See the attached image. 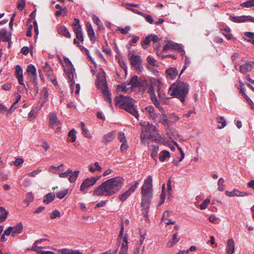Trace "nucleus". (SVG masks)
Returning <instances> with one entry per match:
<instances>
[{
  "mask_svg": "<svg viewBox=\"0 0 254 254\" xmlns=\"http://www.w3.org/2000/svg\"><path fill=\"white\" fill-rule=\"evenodd\" d=\"M125 180L121 177L110 179L101 184L93 191L94 195L111 196L117 192L123 186Z\"/></svg>",
  "mask_w": 254,
  "mask_h": 254,
  "instance_id": "obj_1",
  "label": "nucleus"
},
{
  "mask_svg": "<svg viewBox=\"0 0 254 254\" xmlns=\"http://www.w3.org/2000/svg\"><path fill=\"white\" fill-rule=\"evenodd\" d=\"M141 193L142 195L141 199L142 214L147 217L152 196V179L151 176H149L144 180V184L141 187Z\"/></svg>",
  "mask_w": 254,
  "mask_h": 254,
  "instance_id": "obj_2",
  "label": "nucleus"
},
{
  "mask_svg": "<svg viewBox=\"0 0 254 254\" xmlns=\"http://www.w3.org/2000/svg\"><path fill=\"white\" fill-rule=\"evenodd\" d=\"M114 101L116 106L124 109L139 120L138 113L137 107L134 104V100L128 96L120 95L116 96Z\"/></svg>",
  "mask_w": 254,
  "mask_h": 254,
  "instance_id": "obj_3",
  "label": "nucleus"
},
{
  "mask_svg": "<svg viewBox=\"0 0 254 254\" xmlns=\"http://www.w3.org/2000/svg\"><path fill=\"white\" fill-rule=\"evenodd\" d=\"M189 85L183 81L177 80L169 88L168 93L171 96L178 98L182 103H184L189 92Z\"/></svg>",
  "mask_w": 254,
  "mask_h": 254,
  "instance_id": "obj_4",
  "label": "nucleus"
},
{
  "mask_svg": "<svg viewBox=\"0 0 254 254\" xmlns=\"http://www.w3.org/2000/svg\"><path fill=\"white\" fill-rule=\"evenodd\" d=\"M156 127L154 125L147 123V125L144 126L142 128V132L140 134L141 141L145 143L146 140L152 137V134L155 132Z\"/></svg>",
  "mask_w": 254,
  "mask_h": 254,
  "instance_id": "obj_5",
  "label": "nucleus"
},
{
  "mask_svg": "<svg viewBox=\"0 0 254 254\" xmlns=\"http://www.w3.org/2000/svg\"><path fill=\"white\" fill-rule=\"evenodd\" d=\"M170 50H178L182 56H185L186 53L182 44H178L172 41H168L163 46L162 52L166 53Z\"/></svg>",
  "mask_w": 254,
  "mask_h": 254,
  "instance_id": "obj_6",
  "label": "nucleus"
},
{
  "mask_svg": "<svg viewBox=\"0 0 254 254\" xmlns=\"http://www.w3.org/2000/svg\"><path fill=\"white\" fill-rule=\"evenodd\" d=\"M128 57L131 65L137 72H141L143 67L142 65V61L140 57L134 54H129Z\"/></svg>",
  "mask_w": 254,
  "mask_h": 254,
  "instance_id": "obj_7",
  "label": "nucleus"
},
{
  "mask_svg": "<svg viewBox=\"0 0 254 254\" xmlns=\"http://www.w3.org/2000/svg\"><path fill=\"white\" fill-rule=\"evenodd\" d=\"M72 28L76 35V39L81 43H83L84 41L83 33L81 26L80 24V21L78 19L75 18L74 22L71 25Z\"/></svg>",
  "mask_w": 254,
  "mask_h": 254,
  "instance_id": "obj_8",
  "label": "nucleus"
},
{
  "mask_svg": "<svg viewBox=\"0 0 254 254\" xmlns=\"http://www.w3.org/2000/svg\"><path fill=\"white\" fill-rule=\"evenodd\" d=\"M99 178L100 177H91L90 178H87L81 184L80 188V190L82 193H86L87 192L86 190L90 187L94 185Z\"/></svg>",
  "mask_w": 254,
  "mask_h": 254,
  "instance_id": "obj_9",
  "label": "nucleus"
},
{
  "mask_svg": "<svg viewBox=\"0 0 254 254\" xmlns=\"http://www.w3.org/2000/svg\"><path fill=\"white\" fill-rule=\"evenodd\" d=\"M138 186V182H135L133 184H131L130 187L129 189L125 192L120 194L118 197L119 199L122 201H125L128 197L134 191L135 189Z\"/></svg>",
  "mask_w": 254,
  "mask_h": 254,
  "instance_id": "obj_10",
  "label": "nucleus"
},
{
  "mask_svg": "<svg viewBox=\"0 0 254 254\" xmlns=\"http://www.w3.org/2000/svg\"><path fill=\"white\" fill-rule=\"evenodd\" d=\"M42 69L44 72L46 74L51 81L53 84H56L57 82L54 75L53 71L51 69L50 65L47 63H46L42 66Z\"/></svg>",
  "mask_w": 254,
  "mask_h": 254,
  "instance_id": "obj_11",
  "label": "nucleus"
},
{
  "mask_svg": "<svg viewBox=\"0 0 254 254\" xmlns=\"http://www.w3.org/2000/svg\"><path fill=\"white\" fill-rule=\"evenodd\" d=\"M145 114L151 119L154 122H157L158 116L154 107L152 106H149L145 108Z\"/></svg>",
  "mask_w": 254,
  "mask_h": 254,
  "instance_id": "obj_12",
  "label": "nucleus"
},
{
  "mask_svg": "<svg viewBox=\"0 0 254 254\" xmlns=\"http://www.w3.org/2000/svg\"><path fill=\"white\" fill-rule=\"evenodd\" d=\"M97 84V86L101 89L108 88L106 77L104 73H99L98 75Z\"/></svg>",
  "mask_w": 254,
  "mask_h": 254,
  "instance_id": "obj_13",
  "label": "nucleus"
},
{
  "mask_svg": "<svg viewBox=\"0 0 254 254\" xmlns=\"http://www.w3.org/2000/svg\"><path fill=\"white\" fill-rule=\"evenodd\" d=\"M65 72L66 73L67 77L69 80L70 85L72 86L74 84L75 82L74 80V75L76 76L75 70L74 67H69L64 69Z\"/></svg>",
  "mask_w": 254,
  "mask_h": 254,
  "instance_id": "obj_14",
  "label": "nucleus"
},
{
  "mask_svg": "<svg viewBox=\"0 0 254 254\" xmlns=\"http://www.w3.org/2000/svg\"><path fill=\"white\" fill-rule=\"evenodd\" d=\"M15 76L18 80V83L25 87V86L23 81V70L19 65H17L15 66Z\"/></svg>",
  "mask_w": 254,
  "mask_h": 254,
  "instance_id": "obj_15",
  "label": "nucleus"
},
{
  "mask_svg": "<svg viewBox=\"0 0 254 254\" xmlns=\"http://www.w3.org/2000/svg\"><path fill=\"white\" fill-rule=\"evenodd\" d=\"M178 74V71L175 67H170L166 70V77L168 79H174Z\"/></svg>",
  "mask_w": 254,
  "mask_h": 254,
  "instance_id": "obj_16",
  "label": "nucleus"
},
{
  "mask_svg": "<svg viewBox=\"0 0 254 254\" xmlns=\"http://www.w3.org/2000/svg\"><path fill=\"white\" fill-rule=\"evenodd\" d=\"M58 33L67 38H71V34L65 26L61 25L58 28Z\"/></svg>",
  "mask_w": 254,
  "mask_h": 254,
  "instance_id": "obj_17",
  "label": "nucleus"
},
{
  "mask_svg": "<svg viewBox=\"0 0 254 254\" xmlns=\"http://www.w3.org/2000/svg\"><path fill=\"white\" fill-rule=\"evenodd\" d=\"M115 135L116 132L114 131L105 134L103 137L102 142L105 144H108L114 139Z\"/></svg>",
  "mask_w": 254,
  "mask_h": 254,
  "instance_id": "obj_18",
  "label": "nucleus"
},
{
  "mask_svg": "<svg viewBox=\"0 0 254 254\" xmlns=\"http://www.w3.org/2000/svg\"><path fill=\"white\" fill-rule=\"evenodd\" d=\"M86 26L88 35L91 41L93 44L95 43V33H94L93 29L92 27V25L88 22L86 23Z\"/></svg>",
  "mask_w": 254,
  "mask_h": 254,
  "instance_id": "obj_19",
  "label": "nucleus"
},
{
  "mask_svg": "<svg viewBox=\"0 0 254 254\" xmlns=\"http://www.w3.org/2000/svg\"><path fill=\"white\" fill-rule=\"evenodd\" d=\"M149 150L151 152V156L155 161L157 160V156L158 155L159 146L157 144H152L149 146Z\"/></svg>",
  "mask_w": 254,
  "mask_h": 254,
  "instance_id": "obj_20",
  "label": "nucleus"
},
{
  "mask_svg": "<svg viewBox=\"0 0 254 254\" xmlns=\"http://www.w3.org/2000/svg\"><path fill=\"white\" fill-rule=\"evenodd\" d=\"M235 250V243L232 238L229 239L227 241L226 251L228 254H232Z\"/></svg>",
  "mask_w": 254,
  "mask_h": 254,
  "instance_id": "obj_21",
  "label": "nucleus"
},
{
  "mask_svg": "<svg viewBox=\"0 0 254 254\" xmlns=\"http://www.w3.org/2000/svg\"><path fill=\"white\" fill-rule=\"evenodd\" d=\"M253 68V66L251 62H247L240 66V71L242 73L245 74L247 72L251 71Z\"/></svg>",
  "mask_w": 254,
  "mask_h": 254,
  "instance_id": "obj_22",
  "label": "nucleus"
},
{
  "mask_svg": "<svg viewBox=\"0 0 254 254\" xmlns=\"http://www.w3.org/2000/svg\"><path fill=\"white\" fill-rule=\"evenodd\" d=\"M60 124V122L58 121L56 114H53L50 116L49 126L53 128Z\"/></svg>",
  "mask_w": 254,
  "mask_h": 254,
  "instance_id": "obj_23",
  "label": "nucleus"
},
{
  "mask_svg": "<svg viewBox=\"0 0 254 254\" xmlns=\"http://www.w3.org/2000/svg\"><path fill=\"white\" fill-rule=\"evenodd\" d=\"M128 85H131L133 88L137 87L141 85V81L138 80V76L134 75L130 79Z\"/></svg>",
  "mask_w": 254,
  "mask_h": 254,
  "instance_id": "obj_24",
  "label": "nucleus"
},
{
  "mask_svg": "<svg viewBox=\"0 0 254 254\" xmlns=\"http://www.w3.org/2000/svg\"><path fill=\"white\" fill-rule=\"evenodd\" d=\"M12 228H13L12 230V236L14 237L15 235L20 234L22 232L23 226L22 223L20 222L16 226L12 227Z\"/></svg>",
  "mask_w": 254,
  "mask_h": 254,
  "instance_id": "obj_25",
  "label": "nucleus"
},
{
  "mask_svg": "<svg viewBox=\"0 0 254 254\" xmlns=\"http://www.w3.org/2000/svg\"><path fill=\"white\" fill-rule=\"evenodd\" d=\"M102 91L104 100L110 104V107H112V99L110 96V93L109 92L108 89L105 88L102 89Z\"/></svg>",
  "mask_w": 254,
  "mask_h": 254,
  "instance_id": "obj_26",
  "label": "nucleus"
},
{
  "mask_svg": "<svg viewBox=\"0 0 254 254\" xmlns=\"http://www.w3.org/2000/svg\"><path fill=\"white\" fill-rule=\"evenodd\" d=\"M61 254H83L78 250H71L68 249H62L60 251Z\"/></svg>",
  "mask_w": 254,
  "mask_h": 254,
  "instance_id": "obj_27",
  "label": "nucleus"
},
{
  "mask_svg": "<svg viewBox=\"0 0 254 254\" xmlns=\"http://www.w3.org/2000/svg\"><path fill=\"white\" fill-rule=\"evenodd\" d=\"M55 194L54 193H49L43 197V202L49 204L54 200Z\"/></svg>",
  "mask_w": 254,
  "mask_h": 254,
  "instance_id": "obj_28",
  "label": "nucleus"
},
{
  "mask_svg": "<svg viewBox=\"0 0 254 254\" xmlns=\"http://www.w3.org/2000/svg\"><path fill=\"white\" fill-rule=\"evenodd\" d=\"M7 214V211L3 207H0V223L6 219Z\"/></svg>",
  "mask_w": 254,
  "mask_h": 254,
  "instance_id": "obj_29",
  "label": "nucleus"
},
{
  "mask_svg": "<svg viewBox=\"0 0 254 254\" xmlns=\"http://www.w3.org/2000/svg\"><path fill=\"white\" fill-rule=\"evenodd\" d=\"M232 19L235 22H243L247 20H249V16H242L238 17H232Z\"/></svg>",
  "mask_w": 254,
  "mask_h": 254,
  "instance_id": "obj_30",
  "label": "nucleus"
},
{
  "mask_svg": "<svg viewBox=\"0 0 254 254\" xmlns=\"http://www.w3.org/2000/svg\"><path fill=\"white\" fill-rule=\"evenodd\" d=\"M89 170L91 172H95V171H101L102 170L101 167L99 165L98 162H96L94 164V166L90 165Z\"/></svg>",
  "mask_w": 254,
  "mask_h": 254,
  "instance_id": "obj_31",
  "label": "nucleus"
},
{
  "mask_svg": "<svg viewBox=\"0 0 254 254\" xmlns=\"http://www.w3.org/2000/svg\"><path fill=\"white\" fill-rule=\"evenodd\" d=\"M217 122L219 124L218 125V128L219 129L223 128L226 125V121L224 117H218L217 118Z\"/></svg>",
  "mask_w": 254,
  "mask_h": 254,
  "instance_id": "obj_32",
  "label": "nucleus"
},
{
  "mask_svg": "<svg viewBox=\"0 0 254 254\" xmlns=\"http://www.w3.org/2000/svg\"><path fill=\"white\" fill-rule=\"evenodd\" d=\"M80 127L82 129V134L86 137L91 138V136L89 133V130L85 127V124L83 122L80 123Z\"/></svg>",
  "mask_w": 254,
  "mask_h": 254,
  "instance_id": "obj_33",
  "label": "nucleus"
},
{
  "mask_svg": "<svg viewBox=\"0 0 254 254\" xmlns=\"http://www.w3.org/2000/svg\"><path fill=\"white\" fill-rule=\"evenodd\" d=\"M170 157V152L167 150H163L161 152L159 156V160L161 162L165 160L166 158Z\"/></svg>",
  "mask_w": 254,
  "mask_h": 254,
  "instance_id": "obj_34",
  "label": "nucleus"
},
{
  "mask_svg": "<svg viewBox=\"0 0 254 254\" xmlns=\"http://www.w3.org/2000/svg\"><path fill=\"white\" fill-rule=\"evenodd\" d=\"M79 174V171H75L74 172L71 173V175L68 178V180L70 183H74L77 179Z\"/></svg>",
  "mask_w": 254,
  "mask_h": 254,
  "instance_id": "obj_35",
  "label": "nucleus"
},
{
  "mask_svg": "<svg viewBox=\"0 0 254 254\" xmlns=\"http://www.w3.org/2000/svg\"><path fill=\"white\" fill-rule=\"evenodd\" d=\"M75 129L73 128L71 130H70L68 133V136L70 138V141L72 142H74L76 141V136L75 134Z\"/></svg>",
  "mask_w": 254,
  "mask_h": 254,
  "instance_id": "obj_36",
  "label": "nucleus"
},
{
  "mask_svg": "<svg viewBox=\"0 0 254 254\" xmlns=\"http://www.w3.org/2000/svg\"><path fill=\"white\" fill-rule=\"evenodd\" d=\"M39 247L37 248L33 247L32 248V251H35L37 253V254H55L54 252L51 251H44L39 250Z\"/></svg>",
  "mask_w": 254,
  "mask_h": 254,
  "instance_id": "obj_37",
  "label": "nucleus"
},
{
  "mask_svg": "<svg viewBox=\"0 0 254 254\" xmlns=\"http://www.w3.org/2000/svg\"><path fill=\"white\" fill-rule=\"evenodd\" d=\"M151 101L153 102V103L154 104V105L158 109H159L160 111L161 110H163L162 107H161V106H160V105L159 104V102L158 101V100H157V98H156V97L155 96V95H154L153 96H151Z\"/></svg>",
  "mask_w": 254,
  "mask_h": 254,
  "instance_id": "obj_38",
  "label": "nucleus"
},
{
  "mask_svg": "<svg viewBox=\"0 0 254 254\" xmlns=\"http://www.w3.org/2000/svg\"><path fill=\"white\" fill-rule=\"evenodd\" d=\"M26 71L28 72V75L30 74H35L36 73V69L34 65L32 64H29L26 69Z\"/></svg>",
  "mask_w": 254,
  "mask_h": 254,
  "instance_id": "obj_39",
  "label": "nucleus"
},
{
  "mask_svg": "<svg viewBox=\"0 0 254 254\" xmlns=\"http://www.w3.org/2000/svg\"><path fill=\"white\" fill-rule=\"evenodd\" d=\"M151 42L150 36H147L142 41L141 43V45L143 48L146 49L147 48L148 45H149Z\"/></svg>",
  "mask_w": 254,
  "mask_h": 254,
  "instance_id": "obj_40",
  "label": "nucleus"
},
{
  "mask_svg": "<svg viewBox=\"0 0 254 254\" xmlns=\"http://www.w3.org/2000/svg\"><path fill=\"white\" fill-rule=\"evenodd\" d=\"M242 7H251L254 6V0H249L241 4Z\"/></svg>",
  "mask_w": 254,
  "mask_h": 254,
  "instance_id": "obj_41",
  "label": "nucleus"
},
{
  "mask_svg": "<svg viewBox=\"0 0 254 254\" xmlns=\"http://www.w3.org/2000/svg\"><path fill=\"white\" fill-rule=\"evenodd\" d=\"M128 235L126 234L123 238L121 248L128 249Z\"/></svg>",
  "mask_w": 254,
  "mask_h": 254,
  "instance_id": "obj_42",
  "label": "nucleus"
},
{
  "mask_svg": "<svg viewBox=\"0 0 254 254\" xmlns=\"http://www.w3.org/2000/svg\"><path fill=\"white\" fill-rule=\"evenodd\" d=\"M238 193H239V190H234L233 191H226L225 194L226 195L228 196H237L238 195H240L239 194H238Z\"/></svg>",
  "mask_w": 254,
  "mask_h": 254,
  "instance_id": "obj_43",
  "label": "nucleus"
},
{
  "mask_svg": "<svg viewBox=\"0 0 254 254\" xmlns=\"http://www.w3.org/2000/svg\"><path fill=\"white\" fill-rule=\"evenodd\" d=\"M224 180L221 178L218 181V190L220 191H223L224 190Z\"/></svg>",
  "mask_w": 254,
  "mask_h": 254,
  "instance_id": "obj_44",
  "label": "nucleus"
},
{
  "mask_svg": "<svg viewBox=\"0 0 254 254\" xmlns=\"http://www.w3.org/2000/svg\"><path fill=\"white\" fill-rule=\"evenodd\" d=\"M210 199L209 198L205 199L200 205L199 208L201 210H204L207 208V205L210 202Z\"/></svg>",
  "mask_w": 254,
  "mask_h": 254,
  "instance_id": "obj_45",
  "label": "nucleus"
},
{
  "mask_svg": "<svg viewBox=\"0 0 254 254\" xmlns=\"http://www.w3.org/2000/svg\"><path fill=\"white\" fill-rule=\"evenodd\" d=\"M190 59L187 56H186L185 61V65L183 67V68L182 69V70L180 72V76L184 72L185 70L186 69V68L188 67V66L190 64Z\"/></svg>",
  "mask_w": 254,
  "mask_h": 254,
  "instance_id": "obj_46",
  "label": "nucleus"
},
{
  "mask_svg": "<svg viewBox=\"0 0 254 254\" xmlns=\"http://www.w3.org/2000/svg\"><path fill=\"white\" fill-rule=\"evenodd\" d=\"M230 29L229 27L225 28L224 29L223 34L228 39H231L232 38V35L230 33Z\"/></svg>",
  "mask_w": 254,
  "mask_h": 254,
  "instance_id": "obj_47",
  "label": "nucleus"
},
{
  "mask_svg": "<svg viewBox=\"0 0 254 254\" xmlns=\"http://www.w3.org/2000/svg\"><path fill=\"white\" fill-rule=\"evenodd\" d=\"M130 27L129 26H126L125 28L121 27H118L117 30L120 31L123 34H126L128 33V31L130 30Z\"/></svg>",
  "mask_w": 254,
  "mask_h": 254,
  "instance_id": "obj_48",
  "label": "nucleus"
},
{
  "mask_svg": "<svg viewBox=\"0 0 254 254\" xmlns=\"http://www.w3.org/2000/svg\"><path fill=\"white\" fill-rule=\"evenodd\" d=\"M42 171V169L40 168H38L36 170H34L33 171L27 174L28 177H35L37 175L40 173Z\"/></svg>",
  "mask_w": 254,
  "mask_h": 254,
  "instance_id": "obj_49",
  "label": "nucleus"
},
{
  "mask_svg": "<svg viewBox=\"0 0 254 254\" xmlns=\"http://www.w3.org/2000/svg\"><path fill=\"white\" fill-rule=\"evenodd\" d=\"M67 193V190H64L57 192L56 195L58 198L62 199L64 198Z\"/></svg>",
  "mask_w": 254,
  "mask_h": 254,
  "instance_id": "obj_50",
  "label": "nucleus"
},
{
  "mask_svg": "<svg viewBox=\"0 0 254 254\" xmlns=\"http://www.w3.org/2000/svg\"><path fill=\"white\" fill-rule=\"evenodd\" d=\"M106 46H104L102 47V51L109 55H111L112 54V51L111 49L108 46V43L107 41H105Z\"/></svg>",
  "mask_w": 254,
  "mask_h": 254,
  "instance_id": "obj_51",
  "label": "nucleus"
},
{
  "mask_svg": "<svg viewBox=\"0 0 254 254\" xmlns=\"http://www.w3.org/2000/svg\"><path fill=\"white\" fill-rule=\"evenodd\" d=\"M124 232V227L123 223H122L120 232L119 235L118 239H117V240L119 243H121V240L123 238Z\"/></svg>",
  "mask_w": 254,
  "mask_h": 254,
  "instance_id": "obj_52",
  "label": "nucleus"
},
{
  "mask_svg": "<svg viewBox=\"0 0 254 254\" xmlns=\"http://www.w3.org/2000/svg\"><path fill=\"white\" fill-rule=\"evenodd\" d=\"M72 173V171L71 169L69 168L64 173H61L59 174L60 178H66L68 175Z\"/></svg>",
  "mask_w": 254,
  "mask_h": 254,
  "instance_id": "obj_53",
  "label": "nucleus"
},
{
  "mask_svg": "<svg viewBox=\"0 0 254 254\" xmlns=\"http://www.w3.org/2000/svg\"><path fill=\"white\" fill-rule=\"evenodd\" d=\"M142 16L144 17L145 18L146 21L149 23L150 24H152L154 21V19L151 15L146 14L144 13L143 15H142Z\"/></svg>",
  "mask_w": 254,
  "mask_h": 254,
  "instance_id": "obj_54",
  "label": "nucleus"
},
{
  "mask_svg": "<svg viewBox=\"0 0 254 254\" xmlns=\"http://www.w3.org/2000/svg\"><path fill=\"white\" fill-rule=\"evenodd\" d=\"M34 195L31 192L27 193L25 201L30 203L33 200Z\"/></svg>",
  "mask_w": 254,
  "mask_h": 254,
  "instance_id": "obj_55",
  "label": "nucleus"
},
{
  "mask_svg": "<svg viewBox=\"0 0 254 254\" xmlns=\"http://www.w3.org/2000/svg\"><path fill=\"white\" fill-rule=\"evenodd\" d=\"M60 216V212L58 210H55L53 211L50 215V218L52 219L56 218Z\"/></svg>",
  "mask_w": 254,
  "mask_h": 254,
  "instance_id": "obj_56",
  "label": "nucleus"
},
{
  "mask_svg": "<svg viewBox=\"0 0 254 254\" xmlns=\"http://www.w3.org/2000/svg\"><path fill=\"white\" fill-rule=\"evenodd\" d=\"M41 95L43 98L46 100L49 96L48 91L47 88L44 87L41 91Z\"/></svg>",
  "mask_w": 254,
  "mask_h": 254,
  "instance_id": "obj_57",
  "label": "nucleus"
},
{
  "mask_svg": "<svg viewBox=\"0 0 254 254\" xmlns=\"http://www.w3.org/2000/svg\"><path fill=\"white\" fill-rule=\"evenodd\" d=\"M28 77L30 81H32L33 82L37 84V73L28 75Z\"/></svg>",
  "mask_w": 254,
  "mask_h": 254,
  "instance_id": "obj_58",
  "label": "nucleus"
},
{
  "mask_svg": "<svg viewBox=\"0 0 254 254\" xmlns=\"http://www.w3.org/2000/svg\"><path fill=\"white\" fill-rule=\"evenodd\" d=\"M118 139L121 142H126L127 140L125 134L123 132H120L118 134Z\"/></svg>",
  "mask_w": 254,
  "mask_h": 254,
  "instance_id": "obj_59",
  "label": "nucleus"
},
{
  "mask_svg": "<svg viewBox=\"0 0 254 254\" xmlns=\"http://www.w3.org/2000/svg\"><path fill=\"white\" fill-rule=\"evenodd\" d=\"M55 7L57 8V9H58L59 10H61L63 13V16H64L66 14L67 12V9L66 8L64 7V8H63L59 4H57L56 5H55Z\"/></svg>",
  "mask_w": 254,
  "mask_h": 254,
  "instance_id": "obj_60",
  "label": "nucleus"
},
{
  "mask_svg": "<svg viewBox=\"0 0 254 254\" xmlns=\"http://www.w3.org/2000/svg\"><path fill=\"white\" fill-rule=\"evenodd\" d=\"M158 97L161 99H165V98H168L165 96L163 91L161 90V88L160 87L158 88Z\"/></svg>",
  "mask_w": 254,
  "mask_h": 254,
  "instance_id": "obj_61",
  "label": "nucleus"
},
{
  "mask_svg": "<svg viewBox=\"0 0 254 254\" xmlns=\"http://www.w3.org/2000/svg\"><path fill=\"white\" fill-rule=\"evenodd\" d=\"M147 61L148 64L150 65L153 66H155V60L153 58H152L151 57H148L147 58Z\"/></svg>",
  "mask_w": 254,
  "mask_h": 254,
  "instance_id": "obj_62",
  "label": "nucleus"
},
{
  "mask_svg": "<svg viewBox=\"0 0 254 254\" xmlns=\"http://www.w3.org/2000/svg\"><path fill=\"white\" fill-rule=\"evenodd\" d=\"M37 116V112L33 109L28 114V119L31 120L32 118H34Z\"/></svg>",
  "mask_w": 254,
  "mask_h": 254,
  "instance_id": "obj_63",
  "label": "nucleus"
},
{
  "mask_svg": "<svg viewBox=\"0 0 254 254\" xmlns=\"http://www.w3.org/2000/svg\"><path fill=\"white\" fill-rule=\"evenodd\" d=\"M160 122L164 125H167L168 124V119L167 116L165 114H163L162 119Z\"/></svg>",
  "mask_w": 254,
  "mask_h": 254,
  "instance_id": "obj_64",
  "label": "nucleus"
}]
</instances>
